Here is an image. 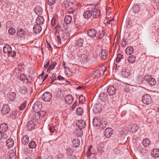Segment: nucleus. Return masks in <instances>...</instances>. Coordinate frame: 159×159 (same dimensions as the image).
Returning a JSON list of instances; mask_svg holds the SVG:
<instances>
[{
    "instance_id": "obj_1",
    "label": "nucleus",
    "mask_w": 159,
    "mask_h": 159,
    "mask_svg": "<svg viewBox=\"0 0 159 159\" xmlns=\"http://www.w3.org/2000/svg\"><path fill=\"white\" fill-rule=\"evenodd\" d=\"M107 67H98L96 69L94 72V75L95 77H98L100 76L101 74H103L106 71Z\"/></svg>"
},
{
    "instance_id": "obj_2",
    "label": "nucleus",
    "mask_w": 159,
    "mask_h": 159,
    "mask_svg": "<svg viewBox=\"0 0 159 159\" xmlns=\"http://www.w3.org/2000/svg\"><path fill=\"white\" fill-rule=\"evenodd\" d=\"M42 107L41 103L39 102H37L33 105L32 109L34 112L41 113L43 112V111H41Z\"/></svg>"
},
{
    "instance_id": "obj_3",
    "label": "nucleus",
    "mask_w": 159,
    "mask_h": 159,
    "mask_svg": "<svg viewBox=\"0 0 159 159\" xmlns=\"http://www.w3.org/2000/svg\"><path fill=\"white\" fill-rule=\"evenodd\" d=\"M152 101L150 96L148 94H145L142 97V101L144 104L148 105L151 103Z\"/></svg>"
},
{
    "instance_id": "obj_4",
    "label": "nucleus",
    "mask_w": 159,
    "mask_h": 159,
    "mask_svg": "<svg viewBox=\"0 0 159 159\" xmlns=\"http://www.w3.org/2000/svg\"><path fill=\"white\" fill-rule=\"evenodd\" d=\"M144 79L147 82L149 85L153 86H155L156 84V81L154 79L152 78L151 76L146 75L145 76Z\"/></svg>"
},
{
    "instance_id": "obj_5",
    "label": "nucleus",
    "mask_w": 159,
    "mask_h": 159,
    "mask_svg": "<svg viewBox=\"0 0 159 159\" xmlns=\"http://www.w3.org/2000/svg\"><path fill=\"white\" fill-rule=\"evenodd\" d=\"M92 16L94 18H97L99 17L100 14V11L96 8L95 6L91 8Z\"/></svg>"
},
{
    "instance_id": "obj_6",
    "label": "nucleus",
    "mask_w": 159,
    "mask_h": 159,
    "mask_svg": "<svg viewBox=\"0 0 159 159\" xmlns=\"http://www.w3.org/2000/svg\"><path fill=\"white\" fill-rule=\"evenodd\" d=\"M115 61L116 62H121V64L124 65L125 64L126 62V59L123 57V56L121 54H118L116 57Z\"/></svg>"
},
{
    "instance_id": "obj_7",
    "label": "nucleus",
    "mask_w": 159,
    "mask_h": 159,
    "mask_svg": "<svg viewBox=\"0 0 159 159\" xmlns=\"http://www.w3.org/2000/svg\"><path fill=\"white\" fill-rule=\"evenodd\" d=\"M84 37L83 36L76 38L75 41V44L79 48L83 47V45L84 42Z\"/></svg>"
},
{
    "instance_id": "obj_8",
    "label": "nucleus",
    "mask_w": 159,
    "mask_h": 159,
    "mask_svg": "<svg viewBox=\"0 0 159 159\" xmlns=\"http://www.w3.org/2000/svg\"><path fill=\"white\" fill-rule=\"evenodd\" d=\"M42 98L43 100L45 101L49 102L52 98V94L49 92H45L43 95Z\"/></svg>"
},
{
    "instance_id": "obj_9",
    "label": "nucleus",
    "mask_w": 159,
    "mask_h": 159,
    "mask_svg": "<svg viewBox=\"0 0 159 159\" xmlns=\"http://www.w3.org/2000/svg\"><path fill=\"white\" fill-rule=\"evenodd\" d=\"M88 36L92 38L95 37L97 34V31L94 29L91 28L88 31Z\"/></svg>"
},
{
    "instance_id": "obj_10",
    "label": "nucleus",
    "mask_w": 159,
    "mask_h": 159,
    "mask_svg": "<svg viewBox=\"0 0 159 159\" xmlns=\"http://www.w3.org/2000/svg\"><path fill=\"white\" fill-rule=\"evenodd\" d=\"M99 56L102 60L105 61L108 56L107 51L106 49L102 50L99 54Z\"/></svg>"
},
{
    "instance_id": "obj_11",
    "label": "nucleus",
    "mask_w": 159,
    "mask_h": 159,
    "mask_svg": "<svg viewBox=\"0 0 159 159\" xmlns=\"http://www.w3.org/2000/svg\"><path fill=\"white\" fill-rule=\"evenodd\" d=\"M107 91L110 95H112L115 94L116 90L113 86L109 85L107 87Z\"/></svg>"
},
{
    "instance_id": "obj_12",
    "label": "nucleus",
    "mask_w": 159,
    "mask_h": 159,
    "mask_svg": "<svg viewBox=\"0 0 159 159\" xmlns=\"http://www.w3.org/2000/svg\"><path fill=\"white\" fill-rule=\"evenodd\" d=\"M112 130L110 128H106L104 131V135L107 138L110 137L112 134Z\"/></svg>"
},
{
    "instance_id": "obj_13",
    "label": "nucleus",
    "mask_w": 159,
    "mask_h": 159,
    "mask_svg": "<svg viewBox=\"0 0 159 159\" xmlns=\"http://www.w3.org/2000/svg\"><path fill=\"white\" fill-rule=\"evenodd\" d=\"M65 100L66 103L70 104L73 102V98L72 95L68 94L65 97Z\"/></svg>"
},
{
    "instance_id": "obj_14",
    "label": "nucleus",
    "mask_w": 159,
    "mask_h": 159,
    "mask_svg": "<svg viewBox=\"0 0 159 159\" xmlns=\"http://www.w3.org/2000/svg\"><path fill=\"white\" fill-rule=\"evenodd\" d=\"M66 153L67 155L68 156V157L69 159H74L73 157H75V156L72 155L73 150L70 148H68L66 149Z\"/></svg>"
},
{
    "instance_id": "obj_15",
    "label": "nucleus",
    "mask_w": 159,
    "mask_h": 159,
    "mask_svg": "<svg viewBox=\"0 0 159 159\" xmlns=\"http://www.w3.org/2000/svg\"><path fill=\"white\" fill-rule=\"evenodd\" d=\"M9 111L10 108L9 106L8 105L5 104L3 105L2 107L1 112L3 114L6 115L9 112Z\"/></svg>"
},
{
    "instance_id": "obj_16",
    "label": "nucleus",
    "mask_w": 159,
    "mask_h": 159,
    "mask_svg": "<svg viewBox=\"0 0 159 159\" xmlns=\"http://www.w3.org/2000/svg\"><path fill=\"white\" fill-rule=\"evenodd\" d=\"M42 30L41 26L38 24L34 25L33 28V31L36 34L39 33Z\"/></svg>"
},
{
    "instance_id": "obj_17",
    "label": "nucleus",
    "mask_w": 159,
    "mask_h": 159,
    "mask_svg": "<svg viewBox=\"0 0 159 159\" xmlns=\"http://www.w3.org/2000/svg\"><path fill=\"white\" fill-rule=\"evenodd\" d=\"M78 127L80 129H84L86 125L85 122L83 120H80L77 124Z\"/></svg>"
},
{
    "instance_id": "obj_18",
    "label": "nucleus",
    "mask_w": 159,
    "mask_h": 159,
    "mask_svg": "<svg viewBox=\"0 0 159 159\" xmlns=\"http://www.w3.org/2000/svg\"><path fill=\"white\" fill-rule=\"evenodd\" d=\"M121 75L122 76L127 78H128L130 75V73L128 69H124L121 71Z\"/></svg>"
},
{
    "instance_id": "obj_19",
    "label": "nucleus",
    "mask_w": 159,
    "mask_h": 159,
    "mask_svg": "<svg viewBox=\"0 0 159 159\" xmlns=\"http://www.w3.org/2000/svg\"><path fill=\"white\" fill-rule=\"evenodd\" d=\"M11 47L9 45H5L3 47V52L8 55L11 52Z\"/></svg>"
},
{
    "instance_id": "obj_20",
    "label": "nucleus",
    "mask_w": 159,
    "mask_h": 159,
    "mask_svg": "<svg viewBox=\"0 0 159 159\" xmlns=\"http://www.w3.org/2000/svg\"><path fill=\"white\" fill-rule=\"evenodd\" d=\"M101 122L100 119L98 117H95L93 120V125L94 126H100Z\"/></svg>"
},
{
    "instance_id": "obj_21",
    "label": "nucleus",
    "mask_w": 159,
    "mask_h": 159,
    "mask_svg": "<svg viewBox=\"0 0 159 159\" xmlns=\"http://www.w3.org/2000/svg\"><path fill=\"white\" fill-rule=\"evenodd\" d=\"M84 17L86 19H89L92 16V11L90 10H87L84 12L83 14Z\"/></svg>"
},
{
    "instance_id": "obj_22",
    "label": "nucleus",
    "mask_w": 159,
    "mask_h": 159,
    "mask_svg": "<svg viewBox=\"0 0 159 159\" xmlns=\"http://www.w3.org/2000/svg\"><path fill=\"white\" fill-rule=\"evenodd\" d=\"M72 20V17L69 15L66 16L64 18V22L66 24H70Z\"/></svg>"
},
{
    "instance_id": "obj_23",
    "label": "nucleus",
    "mask_w": 159,
    "mask_h": 159,
    "mask_svg": "<svg viewBox=\"0 0 159 159\" xmlns=\"http://www.w3.org/2000/svg\"><path fill=\"white\" fill-rule=\"evenodd\" d=\"M151 154L153 157H159V149L154 148Z\"/></svg>"
},
{
    "instance_id": "obj_24",
    "label": "nucleus",
    "mask_w": 159,
    "mask_h": 159,
    "mask_svg": "<svg viewBox=\"0 0 159 159\" xmlns=\"http://www.w3.org/2000/svg\"><path fill=\"white\" fill-rule=\"evenodd\" d=\"M41 115L40 112H36L34 115L32 116V119L34 120L37 121L40 119Z\"/></svg>"
},
{
    "instance_id": "obj_25",
    "label": "nucleus",
    "mask_w": 159,
    "mask_h": 159,
    "mask_svg": "<svg viewBox=\"0 0 159 159\" xmlns=\"http://www.w3.org/2000/svg\"><path fill=\"white\" fill-rule=\"evenodd\" d=\"M44 21V19L43 17L39 16L37 18L36 22L37 24L39 25L43 24Z\"/></svg>"
},
{
    "instance_id": "obj_26",
    "label": "nucleus",
    "mask_w": 159,
    "mask_h": 159,
    "mask_svg": "<svg viewBox=\"0 0 159 159\" xmlns=\"http://www.w3.org/2000/svg\"><path fill=\"white\" fill-rule=\"evenodd\" d=\"M67 2V5L69 6H72L73 7V6L75 5H77L76 0H66Z\"/></svg>"
},
{
    "instance_id": "obj_27",
    "label": "nucleus",
    "mask_w": 159,
    "mask_h": 159,
    "mask_svg": "<svg viewBox=\"0 0 159 159\" xmlns=\"http://www.w3.org/2000/svg\"><path fill=\"white\" fill-rule=\"evenodd\" d=\"M14 144V141L11 139H9L6 142V145L9 148L13 147Z\"/></svg>"
},
{
    "instance_id": "obj_28",
    "label": "nucleus",
    "mask_w": 159,
    "mask_h": 159,
    "mask_svg": "<svg viewBox=\"0 0 159 159\" xmlns=\"http://www.w3.org/2000/svg\"><path fill=\"white\" fill-rule=\"evenodd\" d=\"M126 53L127 55H130L134 52V49L131 46H128L125 49Z\"/></svg>"
},
{
    "instance_id": "obj_29",
    "label": "nucleus",
    "mask_w": 159,
    "mask_h": 159,
    "mask_svg": "<svg viewBox=\"0 0 159 159\" xmlns=\"http://www.w3.org/2000/svg\"><path fill=\"white\" fill-rule=\"evenodd\" d=\"M80 60L83 63H86L88 61V57L85 54H83L81 55Z\"/></svg>"
},
{
    "instance_id": "obj_30",
    "label": "nucleus",
    "mask_w": 159,
    "mask_h": 159,
    "mask_svg": "<svg viewBox=\"0 0 159 159\" xmlns=\"http://www.w3.org/2000/svg\"><path fill=\"white\" fill-rule=\"evenodd\" d=\"M72 144L74 147H78L80 144V142L79 139L76 138L72 141Z\"/></svg>"
},
{
    "instance_id": "obj_31",
    "label": "nucleus",
    "mask_w": 159,
    "mask_h": 159,
    "mask_svg": "<svg viewBox=\"0 0 159 159\" xmlns=\"http://www.w3.org/2000/svg\"><path fill=\"white\" fill-rule=\"evenodd\" d=\"M29 141V139L27 135H24L22 139V143L24 145L28 144Z\"/></svg>"
},
{
    "instance_id": "obj_32",
    "label": "nucleus",
    "mask_w": 159,
    "mask_h": 159,
    "mask_svg": "<svg viewBox=\"0 0 159 159\" xmlns=\"http://www.w3.org/2000/svg\"><path fill=\"white\" fill-rule=\"evenodd\" d=\"M7 128V125L6 123H3L0 125V131L2 132H6Z\"/></svg>"
},
{
    "instance_id": "obj_33",
    "label": "nucleus",
    "mask_w": 159,
    "mask_h": 159,
    "mask_svg": "<svg viewBox=\"0 0 159 159\" xmlns=\"http://www.w3.org/2000/svg\"><path fill=\"white\" fill-rule=\"evenodd\" d=\"M78 8V6L77 5H75V6H73V7L72 6L70 7V8L68 9V11L69 13H72Z\"/></svg>"
},
{
    "instance_id": "obj_34",
    "label": "nucleus",
    "mask_w": 159,
    "mask_h": 159,
    "mask_svg": "<svg viewBox=\"0 0 159 159\" xmlns=\"http://www.w3.org/2000/svg\"><path fill=\"white\" fill-rule=\"evenodd\" d=\"M142 143L144 146L147 147L150 144V141L148 139L145 138L143 140Z\"/></svg>"
},
{
    "instance_id": "obj_35",
    "label": "nucleus",
    "mask_w": 159,
    "mask_h": 159,
    "mask_svg": "<svg viewBox=\"0 0 159 159\" xmlns=\"http://www.w3.org/2000/svg\"><path fill=\"white\" fill-rule=\"evenodd\" d=\"M34 11L36 14L38 15H41L43 12L42 8L39 6H37L34 9Z\"/></svg>"
},
{
    "instance_id": "obj_36",
    "label": "nucleus",
    "mask_w": 159,
    "mask_h": 159,
    "mask_svg": "<svg viewBox=\"0 0 159 159\" xmlns=\"http://www.w3.org/2000/svg\"><path fill=\"white\" fill-rule=\"evenodd\" d=\"M135 57L134 55L130 56L127 58L128 61L130 63H134L135 62Z\"/></svg>"
},
{
    "instance_id": "obj_37",
    "label": "nucleus",
    "mask_w": 159,
    "mask_h": 159,
    "mask_svg": "<svg viewBox=\"0 0 159 159\" xmlns=\"http://www.w3.org/2000/svg\"><path fill=\"white\" fill-rule=\"evenodd\" d=\"M84 112L83 108L81 107H78L76 108V113L78 116H81Z\"/></svg>"
},
{
    "instance_id": "obj_38",
    "label": "nucleus",
    "mask_w": 159,
    "mask_h": 159,
    "mask_svg": "<svg viewBox=\"0 0 159 159\" xmlns=\"http://www.w3.org/2000/svg\"><path fill=\"white\" fill-rule=\"evenodd\" d=\"M57 64L56 62H52L51 64L48 66L47 69V71H50L51 70L53 69L55 66Z\"/></svg>"
},
{
    "instance_id": "obj_39",
    "label": "nucleus",
    "mask_w": 159,
    "mask_h": 159,
    "mask_svg": "<svg viewBox=\"0 0 159 159\" xmlns=\"http://www.w3.org/2000/svg\"><path fill=\"white\" fill-rule=\"evenodd\" d=\"M8 95L10 100L11 101L14 100L16 97V94L14 92H11Z\"/></svg>"
},
{
    "instance_id": "obj_40",
    "label": "nucleus",
    "mask_w": 159,
    "mask_h": 159,
    "mask_svg": "<svg viewBox=\"0 0 159 159\" xmlns=\"http://www.w3.org/2000/svg\"><path fill=\"white\" fill-rule=\"evenodd\" d=\"M19 92L22 94H25L27 93V89L24 86L21 87L20 89Z\"/></svg>"
},
{
    "instance_id": "obj_41",
    "label": "nucleus",
    "mask_w": 159,
    "mask_h": 159,
    "mask_svg": "<svg viewBox=\"0 0 159 159\" xmlns=\"http://www.w3.org/2000/svg\"><path fill=\"white\" fill-rule=\"evenodd\" d=\"M93 148L92 146H90L89 148L88 151L86 153V156L87 157H89L91 156V154L93 153V152L92 151Z\"/></svg>"
},
{
    "instance_id": "obj_42",
    "label": "nucleus",
    "mask_w": 159,
    "mask_h": 159,
    "mask_svg": "<svg viewBox=\"0 0 159 159\" xmlns=\"http://www.w3.org/2000/svg\"><path fill=\"white\" fill-rule=\"evenodd\" d=\"M133 11L134 13H137L139 11V7L137 4L134 5L133 7Z\"/></svg>"
},
{
    "instance_id": "obj_43",
    "label": "nucleus",
    "mask_w": 159,
    "mask_h": 159,
    "mask_svg": "<svg viewBox=\"0 0 159 159\" xmlns=\"http://www.w3.org/2000/svg\"><path fill=\"white\" fill-rule=\"evenodd\" d=\"M37 146V144L35 142L33 141H31L29 143V146L30 148H35Z\"/></svg>"
},
{
    "instance_id": "obj_44",
    "label": "nucleus",
    "mask_w": 159,
    "mask_h": 159,
    "mask_svg": "<svg viewBox=\"0 0 159 159\" xmlns=\"http://www.w3.org/2000/svg\"><path fill=\"white\" fill-rule=\"evenodd\" d=\"M28 128L31 130L32 128L34 127V123L32 121H30L28 123Z\"/></svg>"
},
{
    "instance_id": "obj_45",
    "label": "nucleus",
    "mask_w": 159,
    "mask_h": 159,
    "mask_svg": "<svg viewBox=\"0 0 159 159\" xmlns=\"http://www.w3.org/2000/svg\"><path fill=\"white\" fill-rule=\"evenodd\" d=\"M85 101V98L83 95H81L79 97V102L80 103H83Z\"/></svg>"
},
{
    "instance_id": "obj_46",
    "label": "nucleus",
    "mask_w": 159,
    "mask_h": 159,
    "mask_svg": "<svg viewBox=\"0 0 159 159\" xmlns=\"http://www.w3.org/2000/svg\"><path fill=\"white\" fill-rule=\"evenodd\" d=\"M8 32L11 35H13L15 33V30L14 28L11 27L9 29Z\"/></svg>"
},
{
    "instance_id": "obj_47",
    "label": "nucleus",
    "mask_w": 159,
    "mask_h": 159,
    "mask_svg": "<svg viewBox=\"0 0 159 159\" xmlns=\"http://www.w3.org/2000/svg\"><path fill=\"white\" fill-rule=\"evenodd\" d=\"M107 123L106 121H103V120H102L101 122V124L100 126L103 128H105L106 127Z\"/></svg>"
},
{
    "instance_id": "obj_48",
    "label": "nucleus",
    "mask_w": 159,
    "mask_h": 159,
    "mask_svg": "<svg viewBox=\"0 0 159 159\" xmlns=\"http://www.w3.org/2000/svg\"><path fill=\"white\" fill-rule=\"evenodd\" d=\"M26 102H24L23 103H22L20 106L19 107V108L20 110H23L26 107Z\"/></svg>"
},
{
    "instance_id": "obj_49",
    "label": "nucleus",
    "mask_w": 159,
    "mask_h": 159,
    "mask_svg": "<svg viewBox=\"0 0 159 159\" xmlns=\"http://www.w3.org/2000/svg\"><path fill=\"white\" fill-rule=\"evenodd\" d=\"M3 134L2 135V139H7L9 136V134L7 133L6 132H3Z\"/></svg>"
},
{
    "instance_id": "obj_50",
    "label": "nucleus",
    "mask_w": 159,
    "mask_h": 159,
    "mask_svg": "<svg viewBox=\"0 0 159 159\" xmlns=\"http://www.w3.org/2000/svg\"><path fill=\"white\" fill-rule=\"evenodd\" d=\"M16 52L15 51H12V50H11V52H10V53L8 55H10L11 57H14L16 55Z\"/></svg>"
},
{
    "instance_id": "obj_51",
    "label": "nucleus",
    "mask_w": 159,
    "mask_h": 159,
    "mask_svg": "<svg viewBox=\"0 0 159 159\" xmlns=\"http://www.w3.org/2000/svg\"><path fill=\"white\" fill-rule=\"evenodd\" d=\"M24 33V31L22 30H20V31H18L17 34L18 35L21 37L22 36L23 34Z\"/></svg>"
},
{
    "instance_id": "obj_52",
    "label": "nucleus",
    "mask_w": 159,
    "mask_h": 159,
    "mask_svg": "<svg viewBox=\"0 0 159 159\" xmlns=\"http://www.w3.org/2000/svg\"><path fill=\"white\" fill-rule=\"evenodd\" d=\"M48 4L50 5H53L55 2V0H48Z\"/></svg>"
},
{
    "instance_id": "obj_53",
    "label": "nucleus",
    "mask_w": 159,
    "mask_h": 159,
    "mask_svg": "<svg viewBox=\"0 0 159 159\" xmlns=\"http://www.w3.org/2000/svg\"><path fill=\"white\" fill-rule=\"evenodd\" d=\"M56 74L55 73H54L52 74V76L51 78L52 79V81H55V80H56Z\"/></svg>"
},
{
    "instance_id": "obj_54",
    "label": "nucleus",
    "mask_w": 159,
    "mask_h": 159,
    "mask_svg": "<svg viewBox=\"0 0 159 159\" xmlns=\"http://www.w3.org/2000/svg\"><path fill=\"white\" fill-rule=\"evenodd\" d=\"M49 63V60H47L46 61L45 64H44V67L45 68H47L48 67V65Z\"/></svg>"
},
{
    "instance_id": "obj_55",
    "label": "nucleus",
    "mask_w": 159,
    "mask_h": 159,
    "mask_svg": "<svg viewBox=\"0 0 159 159\" xmlns=\"http://www.w3.org/2000/svg\"><path fill=\"white\" fill-rule=\"evenodd\" d=\"M57 42H58V45H59V44H61V39L59 36H57Z\"/></svg>"
},
{
    "instance_id": "obj_56",
    "label": "nucleus",
    "mask_w": 159,
    "mask_h": 159,
    "mask_svg": "<svg viewBox=\"0 0 159 159\" xmlns=\"http://www.w3.org/2000/svg\"><path fill=\"white\" fill-rule=\"evenodd\" d=\"M25 76H24V75H20V79L21 80H28V79L27 78H25Z\"/></svg>"
},
{
    "instance_id": "obj_57",
    "label": "nucleus",
    "mask_w": 159,
    "mask_h": 159,
    "mask_svg": "<svg viewBox=\"0 0 159 159\" xmlns=\"http://www.w3.org/2000/svg\"><path fill=\"white\" fill-rule=\"evenodd\" d=\"M55 23V19L54 18H52L51 21V25L52 26H53Z\"/></svg>"
},
{
    "instance_id": "obj_58",
    "label": "nucleus",
    "mask_w": 159,
    "mask_h": 159,
    "mask_svg": "<svg viewBox=\"0 0 159 159\" xmlns=\"http://www.w3.org/2000/svg\"><path fill=\"white\" fill-rule=\"evenodd\" d=\"M104 35V34L102 32H101V33H100L98 36V39H101L102 38V37Z\"/></svg>"
},
{
    "instance_id": "obj_59",
    "label": "nucleus",
    "mask_w": 159,
    "mask_h": 159,
    "mask_svg": "<svg viewBox=\"0 0 159 159\" xmlns=\"http://www.w3.org/2000/svg\"><path fill=\"white\" fill-rule=\"evenodd\" d=\"M49 130L51 132L53 133L55 130V128L53 127H50L49 128Z\"/></svg>"
},
{
    "instance_id": "obj_60",
    "label": "nucleus",
    "mask_w": 159,
    "mask_h": 159,
    "mask_svg": "<svg viewBox=\"0 0 159 159\" xmlns=\"http://www.w3.org/2000/svg\"><path fill=\"white\" fill-rule=\"evenodd\" d=\"M64 155L62 153H59L58 158L60 159L64 158Z\"/></svg>"
},
{
    "instance_id": "obj_61",
    "label": "nucleus",
    "mask_w": 159,
    "mask_h": 159,
    "mask_svg": "<svg viewBox=\"0 0 159 159\" xmlns=\"http://www.w3.org/2000/svg\"><path fill=\"white\" fill-rule=\"evenodd\" d=\"M126 44V41L125 40L122 41L121 45L122 47H125Z\"/></svg>"
},
{
    "instance_id": "obj_62",
    "label": "nucleus",
    "mask_w": 159,
    "mask_h": 159,
    "mask_svg": "<svg viewBox=\"0 0 159 159\" xmlns=\"http://www.w3.org/2000/svg\"><path fill=\"white\" fill-rule=\"evenodd\" d=\"M76 105V104H75V103H74L71 107L72 109H74Z\"/></svg>"
},
{
    "instance_id": "obj_63",
    "label": "nucleus",
    "mask_w": 159,
    "mask_h": 159,
    "mask_svg": "<svg viewBox=\"0 0 159 159\" xmlns=\"http://www.w3.org/2000/svg\"><path fill=\"white\" fill-rule=\"evenodd\" d=\"M48 74H46L45 76L44 77L43 79V81H45V79L48 77Z\"/></svg>"
},
{
    "instance_id": "obj_64",
    "label": "nucleus",
    "mask_w": 159,
    "mask_h": 159,
    "mask_svg": "<svg viewBox=\"0 0 159 159\" xmlns=\"http://www.w3.org/2000/svg\"><path fill=\"white\" fill-rule=\"evenodd\" d=\"M102 95H104V96H105V97H104V99H102V100H103V101H105V100H106L107 99V96H106V95H104V94H102Z\"/></svg>"
}]
</instances>
